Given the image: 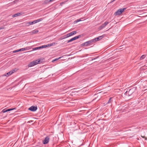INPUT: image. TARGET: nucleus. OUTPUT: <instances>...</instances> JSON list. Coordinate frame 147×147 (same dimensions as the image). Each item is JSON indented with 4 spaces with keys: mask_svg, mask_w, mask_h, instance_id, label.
<instances>
[{
    "mask_svg": "<svg viewBox=\"0 0 147 147\" xmlns=\"http://www.w3.org/2000/svg\"><path fill=\"white\" fill-rule=\"evenodd\" d=\"M93 42H94L93 40L92 39L85 42L83 44L84 46H88L89 45H91Z\"/></svg>",
    "mask_w": 147,
    "mask_h": 147,
    "instance_id": "nucleus-4",
    "label": "nucleus"
},
{
    "mask_svg": "<svg viewBox=\"0 0 147 147\" xmlns=\"http://www.w3.org/2000/svg\"><path fill=\"white\" fill-rule=\"evenodd\" d=\"M59 59H55V60L54 61H56L57 60Z\"/></svg>",
    "mask_w": 147,
    "mask_h": 147,
    "instance_id": "nucleus-37",
    "label": "nucleus"
},
{
    "mask_svg": "<svg viewBox=\"0 0 147 147\" xmlns=\"http://www.w3.org/2000/svg\"><path fill=\"white\" fill-rule=\"evenodd\" d=\"M33 147H41L39 146H38V145H36V146Z\"/></svg>",
    "mask_w": 147,
    "mask_h": 147,
    "instance_id": "nucleus-31",
    "label": "nucleus"
},
{
    "mask_svg": "<svg viewBox=\"0 0 147 147\" xmlns=\"http://www.w3.org/2000/svg\"><path fill=\"white\" fill-rule=\"evenodd\" d=\"M81 36L80 35H79L78 36H76L74 38H72L71 39L69 40H68L67 41V43H69V42H70L74 40H76L77 39L79 38Z\"/></svg>",
    "mask_w": 147,
    "mask_h": 147,
    "instance_id": "nucleus-6",
    "label": "nucleus"
},
{
    "mask_svg": "<svg viewBox=\"0 0 147 147\" xmlns=\"http://www.w3.org/2000/svg\"><path fill=\"white\" fill-rule=\"evenodd\" d=\"M104 35H103L101 36H100L98 37V38H99V40L101 39L104 37Z\"/></svg>",
    "mask_w": 147,
    "mask_h": 147,
    "instance_id": "nucleus-17",
    "label": "nucleus"
},
{
    "mask_svg": "<svg viewBox=\"0 0 147 147\" xmlns=\"http://www.w3.org/2000/svg\"><path fill=\"white\" fill-rule=\"evenodd\" d=\"M69 35V33L67 34L65 36V37L64 38H67L69 37H70Z\"/></svg>",
    "mask_w": 147,
    "mask_h": 147,
    "instance_id": "nucleus-24",
    "label": "nucleus"
},
{
    "mask_svg": "<svg viewBox=\"0 0 147 147\" xmlns=\"http://www.w3.org/2000/svg\"><path fill=\"white\" fill-rule=\"evenodd\" d=\"M128 91H127L125 92L124 93V95L125 96H128Z\"/></svg>",
    "mask_w": 147,
    "mask_h": 147,
    "instance_id": "nucleus-27",
    "label": "nucleus"
},
{
    "mask_svg": "<svg viewBox=\"0 0 147 147\" xmlns=\"http://www.w3.org/2000/svg\"><path fill=\"white\" fill-rule=\"evenodd\" d=\"M37 109V107L36 106H32L28 109L29 110L33 112L36 111Z\"/></svg>",
    "mask_w": 147,
    "mask_h": 147,
    "instance_id": "nucleus-7",
    "label": "nucleus"
},
{
    "mask_svg": "<svg viewBox=\"0 0 147 147\" xmlns=\"http://www.w3.org/2000/svg\"><path fill=\"white\" fill-rule=\"evenodd\" d=\"M23 14V13L22 12H18L16 13L13 16V17H16L18 16H19L21 15H22Z\"/></svg>",
    "mask_w": 147,
    "mask_h": 147,
    "instance_id": "nucleus-10",
    "label": "nucleus"
},
{
    "mask_svg": "<svg viewBox=\"0 0 147 147\" xmlns=\"http://www.w3.org/2000/svg\"><path fill=\"white\" fill-rule=\"evenodd\" d=\"M47 45V47H50V44H48V45Z\"/></svg>",
    "mask_w": 147,
    "mask_h": 147,
    "instance_id": "nucleus-33",
    "label": "nucleus"
},
{
    "mask_svg": "<svg viewBox=\"0 0 147 147\" xmlns=\"http://www.w3.org/2000/svg\"><path fill=\"white\" fill-rule=\"evenodd\" d=\"M81 21V20H80V19H78L77 20H76L75 21V22L76 23H77L78 22H80Z\"/></svg>",
    "mask_w": 147,
    "mask_h": 147,
    "instance_id": "nucleus-23",
    "label": "nucleus"
},
{
    "mask_svg": "<svg viewBox=\"0 0 147 147\" xmlns=\"http://www.w3.org/2000/svg\"><path fill=\"white\" fill-rule=\"evenodd\" d=\"M69 35L70 36H71L73 35L72 34V33H71V32H70V33H69Z\"/></svg>",
    "mask_w": 147,
    "mask_h": 147,
    "instance_id": "nucleus-30",
    "label": "nucleus"
},
{
    "mask_svg": "<svg viewBox=\"0 0 147 147\" xmlns=\"http://www.w3.org/2000/svg\"><path fill=\"white\" fill-rule=\"evenodd\" d=\"M47 47V46L46 45H45L40 46V49L45 48Z\"/></svg>",
    "mask_w": 147,
    "mask_h": 147,
    "instance_id": "nucleus-16",
    "label": "nucleus"
},
{
    "mask_svg": "<svg viewBox=\"0 0 147 147\" xmlns=\"http://www.w3.org/2000/svg\"><path fill=\"white\" fill-rule=\"evenodd\" d=\"M71 33H72V35H73L76 34L77 33V32L76 31H74L71 32Z\"/></svg>",
    "mask_w": 147,
    "mask_h": 147,
    "instance_id": "nucleus-22",
    "label": "nucleus"
},
{
    "mask_svg": "<svg viewBox=\"0 0 147 147\" xmlns=\"http://www.w3.org/2000/svg\"><path fill=\"white\" fill-rule=\"evenodd\" d=\"M27 49V48H23L22 49H19V51H22L25 50H26Z\"/></svg>",
    "mask_w": 147,
    "mask_h": 147,
    "instance_id": "nucleus-13",
    "label": "nucleus"
},
{
    "mask_svg": "<svg viewBox=\"0 0 147 147\" xmlns=\"http://www.w3.org/2000/svg\"><path fill=\"white\" fill-rule=\"evenodd\" d=\"M7 109V111H11V110H12L13 109Z\"/></svg>",
    "mask_w": 147,
    "mask_h": 147,
    "instance_id": "nucleus-29",
    "label": "nucleus"
},
{
    "mask_svg": "<svg viewBox=\"0 0 147 147\" xmlns=\"http://www.w3.org/2000/svg\"><path fill=\"white\" fill-rule=\"evenodd\" d=\"M41 61L40 59L36 60L31 62L28 65V66L29 67H32L34 65H36L41 62Z\"/></svg>",
    "mask_w": 147,
    "mask_h": 147,
    "instance_id": "nucleus-1",
    "label": "nucleus"
},
{
    "mask_svg": "<svg viewBox=\"0 0 147 147\" xmlns=\"http://www.w3.org/2000/svg\"><path fill=\"white\" fill-rule=\"evenodd\" d=\"M146 57V55H143L140 57V59L142 60L144 59Z\"/></svg>",
    "mask_w": 147,
    "mask_h": 147,
    "instance_id": "nucleus-15",
    "label": "nucleus"
},
{
    "mask_svg": "<svg viewBox=\"0 0 147 147\" xmlns=\"http://www.w3.org/2000/svg\"><path fill=\"white\" fill-rule=\"evenodd\" d=\"M50 137L49 136H47L45 138V139L42 141V143L44 144H47L49 141Z\"/></svg>",
    "mask_w": 147,
    "mask_h": 147,
    "instance_id": "nucleus-5",
    "label": "nucleus"
},
{
    "mask_svg": "<svg viewBox=\"0 0 147 147\" xmlns=\"http://www.w3.org/2000/svg\"><path fill=\"white\" fill-rule=\"evenodd\" d=\"M7 111H7V109H3L2 111V112L3 113H5Z\"/></svg>",
    "mask_w": 147,
    "mask_h": 147,
    "instance_id": "nucleus-21",
    "label": "nucleus"
},
{
    "mask_svg": "<svg viewBox=\"0 0 147 147\" xmlns=\"http://www.w3.org/2000/svg\"><path fill=\"white\" fill-rule=\"evenodd\" d=\"M49 0H46L45 1V4H47L49 2H50V1H49Z\"/></svg>",
    "mask_w": 147,
    "mask_h": 147,
    "instance_id": "nucleus-20",
    "label": "nucleus"
},
{
    "mask_svg": "<svg viewBox=\"0 0 147 147\" xmlns=\"http://www.w3.org/2000/svg\"><path fill=\"white\" fill-rule=\"evenodd\" d=\"M115 0H113V1H111V3H112L113 1H115Z\"/></svg>",
    "mask_w": 147,
    "mask_h": 147,
    "instance_id": "nucleus-36",
    "label": "nucleus"
},
{
    "mask_svg": "<svg viewBox=\"0 0 147 147\" xmlns=\"http://www.w3.org/2000/svg\"><path fill=\"white\" fill-rule=\"evenodd\" d=\"M111 98H110L108 102L107 103V104L111 102Z\"/></svg>",
    "mask_w": 147,
    "mask_h": 147,
    "instance_id": "nucleus-26",
    "label": "nucleus"
},
{
    "mask_svg": "<svg viewBox=\"0 0 147 147\" xmlns=\"http://www.w3.org/2000/svg\"><path fill=\"white\" fill-rule=\"evenodd\" d=\"M126 9V8L120 9L115 13L114 15L115 16L119 15H121Z\"/></svg>",
    "mask_w": 147,
    "mask_h": 147,
    "instance_id": "nucleus-2",
    "label": "nucleus"
},
{
    "mask_svg": "<svg viewBox=\"0 0 147 147\" xmlns=\"http://www.w3.org/2000/svg\"><path fill=\"white\" fill-rule=\"evenodd\" d=\"M36 23V21L35 20L33 22H32L31 24H35Z\"/></svg>",
    "mask_w": 147,
    "mask_h": 147,
    "instance_id": "nucleus-28",
    "label": "nucleus"
},
{
    "mask_svg": "<svg viewBox=\"0 0 147 147\" xmlns=\"http://www.w3.org/2000/svg\"><path fill=\"white\" fill-rule=\"evenodd\" d=\"M42 20V18H40L39 19H38L37 20H35L36 22V23L39 22L40 21H41Z\"/></svg>",
    "mask_w": 147,
    "mask_h": 147,
    "instance_id": "nucleus-18",
    "label": "nucleus"
},
{
    "mask_svg": "<svg viewBox=\"0 0 147 147\" xmlns=\"http://www.w3.org/2000/svg\"><path fill=\"white\" fill-rule=\"evenodd\" d=\"M3 28H4L3 27H1L0 28V30L2 29H3Z\"/></svg>",
    "mask_w": 147,
    "mask_h": 147,
    "instance_id": "nucleus-34",
    "label": "nucleus"
},
{
    "mask_svg": "<svg viewBox=\"0 0 147 147\" xmlns=\"http://www.w3.org/2000/svg\"><path fill=\"white\" fill-rule=\"evenodd\" d=\"M128 96H129L131 95L134 92L133 89H131L129 90L128 91Z\"/></svg>",
    "mask_w": 147,
    "mask_h": 147,
    "instance_id": "nucleus-9",
    "label": "nucleus"
},
{
    "mask_svg": "<svg viewBox=\"0 0 147 147\" xmlns=\"http://www.w3.org/2000/svg\"><path fill=\"white\" fill-rule=\"evenodd\" d=\"M19 51H19V49H18V50H17L13 51V53H17V52H19Z\"/></svg>",
    "mask_w": 147,
    "mask_h": 147,
    "instance_id": "nucleus-25",
    "label": "nucleus"
},
{
    "mask_svg": "<svg viewBox=\"0 0 147 147\" xmlns=\"http://www.w3.org/2000/svg\"><path fill=\"white\" fill-rule=\"evenodd\" d=\"M31 23V22H28L26 23V25L27 26H29L30 25H32V24Z\"/></svg>",
    "mask_w": 147,
    "mask_h": 147,
    "instance_id": "nucleus-19",
    "label": "nucleus"
},
{
    "mask_svg": "<svg viewBox=\"0 0 147 147\" xmlns=\"http://www.w3.org/2000/svg\"><path fill=\"white\" fill-rule=\"evenodd\" d=\"M93 40V42H95L96 41H98L99 40V38H98V37H97L94 39H92Z\"/></svg>",
    "mask_w": 147,
    "mask_h": 147,
    "instance_id": "nucleus-11",
    "label": "nucleus"
},
{
    "mask_svg": "<svg viewBox=\"0 0 147 147\" xmlns=\"http://www.w3.org/2000/svg\"><path fill=\"white\" fill-rule=\"evenodd\" d=\"M54 0H49V1H50V2H52Z\"/></svg>",
    "mask_w": 147,
    "mask_h": 147,
    "instance_id": "nucleus-35",
    "label": "nucleus"
},
{
    "mask_svg": "<svg viewBox=\"0 0 147 147\" xmlns=\"http://www.w3.org/2000/svg\"><path fill=\"white\" fill-rule=\"evenodd\" d=\"M109 22L106 21L104 23L102 24L100 26L98 27L99 30H101L104 28L109 23Z\"/></svg>",
    "mask_w": 147,
    "mask_h": 147,
    "instance_id": "nucleus-3",
    "label": "nucleus"
},
{
    "mask_svg": "<svg viewBox=\"0 0 147 147\" xmlns=\"http://www.w3.org/2000/svg\"><path fill=\"white\" fill-rule=\"evenodd\" d=\"M40 49V47H37L35 48H32L33 51H35L36 50H38Z\"/></svg>",
    "mask_w": 147,
    "mask_h": 147,
    "instance_id": "nucleus-12",
    "label": "nucleus"
},
{
    "mask_svg": "<svg viewBox=\"0 0 147 147\" xmlns=\"http://www.w3.org/2000/svg\"><path fill=\"white\" fill-rule=\"evenodd\" d=\"M53 43H52L51 44H50V46H53Z\"/></svg>",
    "mask_w": 147,
    "mask_h": 147,
    "instance_id": "nucleus-32",
    "label": "nucleus"
},
{
    "mask_svg": "<svg viewBox=\"0 0 147 147\" xmlns=\"http://www.w3.org/2000/svg\"><path fill=\"white\" fill-rule=\"evenodd\" d=\"M38 32V30H33L32 31V32L33 34H35V33H36Z\"/></svg>",
    "mask_w": 147,
    "mask_h": 147,
    "instance_id": "nucleus-14",
    "label": "nucleus"
},
{
    "mask_svg": "<svg viewBox=\"0 0 147 147\" xmlns=\"http://www.w3.org/2000/svg\"><path fill=\"white\" fill-rule=\"evenodd\" d=\"M15 71V70H12L8 72L7 73H6L5 75V76H7L12 74Z\"/></svg>",
    "mask_w": 147,
    "mask_h": 147,
    "instance_id": "nucleus-8",
    "label": "nucleus"
}]
</instances>
